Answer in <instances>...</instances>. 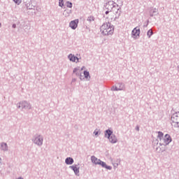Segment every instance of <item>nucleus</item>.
I'll list each match as a JSON object with an SVG mask.
<instances>
[{
	"label": "nucleus",
	"mask_w": 179,
	"mask_h": 179,
	"mask_svg": "<svg viewBox=\"0 0 179 179\" xmlns=\"http://www.w3.org/2000/svg\"><path fill=\"white\" fill-rule=\"evenodd\" d=\"M106 8L108 9V10L106 11V15H108V19L115 20V19H118V17H120V10L114 6V1H109L106 3Z\"/></svg>",
	"instance_id": "1"
},
{
	"label": "nucleus",
	"mask_w": 179,
	"mask_h": 179,
	"mask_svg": "<svg viewBox=\"0 0 179 179\" xmlns=\"http://www.w3.org/2000/svg\"><path fill=\"white\" fill-rule=\"evenodd\" d=\"M100 30L103 36H111L114 33V27L111 23L106 22L101 26Z\"/></svg>",
	"instance_id": "2"
},
{
	"label": "nucleus",
	"mask_w": 179,
	"mask_h": 179,
	"mask_svg": "<svg viewBox=\"0 0 179 179\" xmlns=\"http://www.w3.org/2000/svg\"><path fill=\"white\" fill-rule=\"evenodd\" d=\"M164 135L163 132L159 131L157 138L159 141V145L166 146L171 142V137L169 134Z\"/></svg>",
	"instance_id": "3"
},
{
	"label": "nucleus",
	"mask_w": 179,
	"mask_h": 179,
	"mask_svg": "<svg viewBox=\"0 0 179 179\" xmlns=\"http://www.w3.org/2000/svg\"><path fill=\"white\" fill-rule=\"evenodd\" d=\"M92 162L94 163V164H99L100 166L104 167L105 169H107L108 170H111V166H107L106 164V162H101L99 159H97V157L92 156L91 157Z\"/></svg>",
	"instance_id": "4"
},
{
	"label": "nucleus",
	"mask_w": 179,
	"mask_h": 179,
	"mask_svg": "<svg viewBox=\"0 0 179 179\" xmlns=\"http://www.w3.org/2000/svg\"><path fill=\"white\" fill-rule=\"evenodd\" d=\"M105 136L109 139L111 143H117V137L113 134L111 130H106Z\"/></svg>",
	"instance_id": "5"
},
{
	"label": "nucleus",
	"mask_w": 179,
	"mask_h": 179,
	"mask_svg": "<svg viewBox=\"0 0 179 179\" xmlns=\"http://www.w3.org/2000/svg\"><path fill=\"white\" fill-rule=\"evenodd\" d=\"M171 125L175 128H179V113H175L171 117Z\"/></svg>",
	"instance_id": "6"
},
{
	"label": "nucleus",
	"mask_w": 179,
	"mask_h": 179,
	"mask_svg": "<svg viewBox=\"0 0 179 179\" xmlns=\"http://www.w3.org/2000/svg\"><path fill=\"white\" fill-rule=\"evenodd\" d=\"M141 34V30L139 28L136 27L132 31V36L134 38H136V37H139V35Z\"/></svg>",
	"instance_id": "7"
},
{
	"label": "nucleus",
	"mask_w": 179,
	"mask_h": 179,
	"mask_svg": "<svg viewBox=\"0 0 179 179\" xmlns=\"http://www.w3.org/2000/svg\"><path fill=\"white\" fill-rule=\"evenodd\" d=\"M79 23V20H75L70 22L69 26L71 28H72L73 30L78 27V24Z\"/></svg>",
	"instance_id": "8"
},
{
	"label": "nucleus",
	"mask_w": 179,
	"mask_h": 179,
	"mask_svg": "<svg viewBox=\"0 0 179 179\" xmlns=\"http://www.w3.org/2000/svg\"><path fill=\"white\" fill-rule=\"evenodd\" d=\"M34 143L39 145H43V137L41 136H38L37 137H36V138L34 139Z\"/></svg>",
	"instance_id": "9"
},
{
	"label": "nucleus",
	"mask_w": 179,
	"mask_h": 179,
	"mask_svg": "<svg viewBox=\"0 0 179 179\" xmlns=\"http://www.w3.org/2000/svg\"><path fill=\"white\" fill-rule=\"evenodd\" d=\"M69 59L70 61H72V62H78V61H79V59L77 57L72 55H69Z\"/></svg>",
	"instance_id": "10"
},
{
	"label": "nucleus",
	"mask_w": 179,
	"mask_h": 179,
	"mask_svg": "<svg viewBox=\"0 0 179 179\" xmlns=\"http://www.w3.org/2000/svg\"><path fill=\"white\" fill-rule=\"evenodd\" d=\"M70 169L74 171L75 174H79V168L78 166L76 165L71 166H70Z\"/></svg>",
	"instance_id": "11"
},
{
	"label": "nucleus",
	"mask_w": 179,
	"mask_h": 179,
	"mask_svg": "<svg viewBox=\"0 0 179 179\" xmlns=\"http://www.w3.org/2000/svg\"><path fill=\"white\" fill-rule=\"evenodd\" d=\"M83 67L81 69H78V68H76L73 70V73H76V75H77V76H79L80 75V71H83Z\"/></svg>",
	"instance_id": "12"
},
{
	"label": "nucleus",
	"mask_w": 179,
	"mask_h": 179,
	"mask_svg": "<svg viewBox=\"0 0 179 179\" xmlns=\"http://www.w3.org/2000/svg\"><path fill=\"white\" fill-rule=\"evenodd\" d=\"M66 164H73V159L71 157H67L65 160Z\"/></svg>",
	"instance_id": "13"
},
{
	"label": "nucleus",
	"mask_w": 179,
	"mask_h": 179,
	"mask_svg": "<svg viewBox=\"0 0 179 179\" xmlns=\"http://www.w3.org/2000/svg\"><path fill=\"white\" fill-rule=\"evenodd\" d=\"M84 76L86 78V79H90V76L89 74V71H84Z\"/></svg>",
	"instance_id": "14"
},
{
	"label": "nucleus",
	"mask_w": 179,
	"mask_h": 179,
	"mask_svg": "<svg viewBox=\"0 0 179 179\" xmlns=\"http://www.w3.org/2000/svg\"><path fill=\"white\" fill-rule=\"evenodd\" d=\"M1 146L2 148H3V150H6L8 149V145H6V143L1 144Z\"/></svg>",
	"instance_id": "15"
},
{
	"label": "nucleus",
	"mask_w": 179,
	"mask_h": 179,
	"mask_svg": "<svg viewBox=\"0 0 179 179\" xmlns=\"http://www.w3.org/2000/svg\"><path fill=\"white\" fill-rule=\"evenodd\" d=\"M152 34H153V31H152L151 29H150V30L148 31V36L149 37H150V36H152Z\"/></svg>",
	"instance_id": "16"
},
{
	"label": "nucleus",
	"mask_w": 179,
	"mask_h": 179,
	"mask_svg": "<svg viewBox=\"0 0 179 179\" xmlns=\"http://www.w3.org/2000/svg\"><path fill=\"white\" fill-rule=\"evenodd\" d=\"M59 6H64V0H59Z\"/></svg>",
	"instance_id": "17"
},
{
	"label": "nucleus",
	"mask_w": 179,
	"mask_h": 179,
	"mask_svg": "<svg viewBox=\"0 0 179 179\" xmlns=\"http://www.w3.org/2000/svg\"><path fill=\"white\" fill-rule=\"evenodd\" d=\"M13 1L15 3H17V5H19L22 2V0H13Z\"/></svg>",
	"instance_id": "18"
},
{
	"label": "nucleus",
	"mask_w": 179,
	"mask_h": 179,
	"mask_svg": "<svg viewBox=\"0 0 179 179\" xmlns=\"http://www.w3.org/2000/svg\"><path fill=\"white\" fill-rule=\"evenodd\" d=\"M68 8H72V3H67Z\"/></svg>",
	"instance_id": "19"
},
{
	"label": "nucleus",
	"mask_w": 179,
	"mask_h": 179,
	"mask_svg": "<svg viewBox=\"0 0 179 179\" xmlns=\"http://www.w3.org/2000/svg\"><path fill=\"white\" fill-rule=\"evenodd\" d=\"M88 20H90V22H92V20H94V17H88Z\"/></svg>",
	"instance_id": "20"
},
{
	"label": "nucleus",
	"mask_w": 179,
	"mask_h": 179,
	"mask_svg": "<svg viewBox=\"0 0 179 179\" xmlns=\"http://www.w3.org/2000/svg\"><path fill=\"white\" fill-rule=\"evenodd\" d=\"M94 135H96H96H99V131H94Z\"/></svg>",
	"instance_id": "21"
},
{
	"label": "nucleus",
	"mask_w": 179,
	"mask_h": 179,
	"mask_svg": "<svg viewBox=\"0 0 179 179\" xmlns=\"http://www.w3.org/2000/svg\"><path fill=\"white\" fill-rule=\"evenodd\" d=\"M13 27H14V29H15V27H16V25H15V24H13Z\"/></svg>",
	"instance_id": "22"
},
{
	"label": "nucleus",
	"mask_w": 179,
	"mask_h": 179,
	"mask_svg": "<svg viewBox=\"0 0 179 179\" xmlns=\"http://www.w3.org/2000/svg\"><path fill=\"white\" fill-rule=\"evenodd\" d=\"M137 130L139 131V128L138 127L137 128Z\"/></svg>",
	"instance_id": "23"
},
{
	"label": "nucleus",
	"mask_w": 179,
	"mask_h": 179,
	"mask_svg": "<svg viewBox=\"0 0 179 179\" xmlns=\"http://www.w3.org/2000/svg\"><path fill=\"white\" fill-rule=\"evenodd\" d=\"M0 27H1V24H0Z\"/></svg>",
	"instance_id": "24"
}]
</instances>
